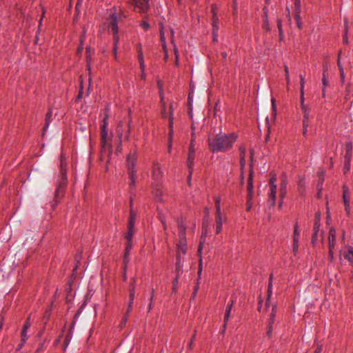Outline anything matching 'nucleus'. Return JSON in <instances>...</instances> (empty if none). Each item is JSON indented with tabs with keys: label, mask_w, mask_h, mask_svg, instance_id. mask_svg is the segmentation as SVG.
Instances as JSON below:
<instances>
[{
	"label": "nucleus",
	"mask_w": 353,
	"mask_h": 353,
	"mask_svg": "<svg viewBox=\"0 0 353 353\" xmlns=\"http://www.w3.org/2000/svg\"><path fill=\"white\" fill-rule=\"evenodd\" d=\"M237 136L234 133L225 134L220 132L209 138L208 145L212 152H226L232 148Z\"/></svg>",
	"instance_id": "nucleus-1"
},
{
	"label": "nucleus",
	"mask_w": 353,
	"mask_h": 353,
	"mask_svg": "<svg viewBox=\"0 0 353 353\" xmlns=\"http://www.w3.org/2000/svg\"><path fill=\"white\" fill-rule=\"evenodd\" d=\"M60 172L61 179L54 192V202L52 205V209L55 208L56 205L59 202V200L63 197L64 188L67 185L66 163L63 159V154L61 155Z\"/></svg>",
	"instance_id": "nucleus-2"
},
{
	"label": "nucleus",
	"mask_w": 353,
	"mask_h": 353,
	"mask_svg": "<svg viewBox=\"0 0 353 353\" xmlns=\"http://www.w3.org/2000/svg\"><path fill=\"white\" fill-rule=\"evenodd\" d=\"M137 150H134L133 152H131L129 153V154L127 156L126 159V163L128 166V172L130 176V190L133 187H134L136 183V170H135V165L137 163Z\"/></svg>",
	"instance_id": "nucleus-3"
},
{
	"label": "nucleus",
	"mask_w": 353,
	"mask_h": 353,
	"mask_svg": "<svg viewBox=\"0 0 353 353\" xmlns=\"http://www.w3.org/2000/svg\"><path fill=\"white\" fill-rule=\"evenodd\" d=\"M136 283H137V279L135 277H133L130 280V283L129 285V301H128V308L126 310V313L122 318V320H121V322L120 324V326L121 327L125 325V323L128 321V314L130 313L132 310V305H133L134 299L135 296Z\"/></svg>",
	"instance_id": "nucleus-4"
},
{
	"label": "nucleus",
	"mask_w": 353,
	"mask_h": 353,
	"mask_svg": "<svg viewBox=\"0 0 353 353\" xmlns=\"http://www.w3.org/2000/svg\"><path fill=\"white\" fill-rule=\"evenodd\" d=\"M109 115H108V107H106L105 108V117L103 119V125L101 128V149L102 150H105V145L107 142V137H108V119Z\"/></svg>",
	"instance_id": "nucleus-5"
},
{
	"label": "nucleus",
	"mask_w": 353,
	"mask_h": 353,
	"mask_svg": "<svg viewBox=\"0 0 353 353\" xmlns=\"http://www.w3.org/2000/svg\"><path fill=\"white\" fill-rule=\"evenodd\" d=\"M108 21L109 22V26L113 32V40H119V35H118V17L116 15V12H114L113 13L110 14L109 17L108 18Z\"/></svg>",
	"instance_id": "nucleus-6"
},
{
	"label": "nucleus",
	"mask_w": 353,
	"mask_h": 353,
	"mask_svg": "<svg viewBox=\"0 0 353 353\" xmlns=\"http://www.w3.org/2000/svg\"><path fill=\"white\" fill-rule=\"evenodd\" d=\"M276 181V175L274 174L270 181V192H269V203L271 206H274L276 203V194L277 190L276 185L275 184V182Z\"/></svg>",
	"instance_id": "nucleus-7"
},
{
	"label": "nucleus",
	"mask_w": 353,
	"mask_h": 353,
	"mask_svg": "<svg viewBox=\"0 0 353 353\" xmlns=\"http://www.w3.org/2000/svg\"><path fill=\"white\" fill-rule=\"evenodd\" d=\"M130 3L134 6L135 11L140 13H145L149 8V0H129Z\"/></svg>",
	"instance_id": "nucleus-8"
},
{
	"label": "nucleus",
	"mask_w": 353,
	"mask_h": 353,
	"mask_svg": "<svg viewBox=\"0 0 353 353\" xmlns=\"http://www.w3.org/2000/svg\"><path fill=\"white\" fill-rule=\"evenodd\" d=\"M253 156L254 152L253 150H250V174L248 177V196H249V199L253 197V168H252V161H253Z\"/></svg>",
	"instance_id": "nucleus-9"
},
{
	"label": "nucleus",
	"mask_w": 353,
	"mask_h": 353,
	"mask_svg": "<svg viewBox=\"0 0 353 353\" xmlns=\"http://www.w3.org/2000/svg\"><path fill=\"white\" fill-rule=\"evenodd\" d=\"M185 227L178 224V235L179 236V241L178 242V253L179 252H185L187 250L186 241L183 237Z\"/></svg>",
	"instance_id": "nucleus-10"
},
{
	"label": "nucleus",
	"mask_w": 353,
	"mask_h": 353,
	"mask_svg": "<svg viewBox=\"0 0 353 353\" xmlns=\"http://www.w3.org/2000/svg\"><path fill=\"white\" fill-rule=\"evenodd\" d=\"M162 176L163 172L160 163L157 161H154L152 163V178L157 183V186L159 185Z\"/></svg>",
	"instance_id": "nucleus-11"
},
{
	"label": "nucleus",
	"mask_w": 353,
	"mask_h": 353,
	"mask_svg": "<svg viewBox=\"0 0 353 353\" xmlns=\"http://www.w3.org/2000/svg\"><path fill=\"white\" fill-rule=\"evenodd\" d=\"M168 138L167 142V152L168 154H171L172 150V143L174 139V127L172 126V121L170 120V122L168 125Z\"/></svg>",
	"instance_id": "nucleus-12"
},
{
	"label": "nucleus",
	"mask_w": 353,
	"mask_h": 353,
	"mask_svg": "<svg viewBox=\"0 0 353 353\" xmlns=\"http://www.w3.org/2000/svg\"><path fill=\"white\" fill-rule=\"evenodd\" d=\"M194 158V146H193V144L192 142L190 144V148H189V154H188V167L190 170V174L188 176L189 181L190 180V177H191V174H192L191 169H192V166L193 165Z\"/></svg>",
	"instance_id": "nucleus-13"
},
{
	"label": "nucleus",
	"mask_w": 353,
	"mask_h": 353,
	"mask_svg": "<svg viewBox=\"0 0 353 353\" xmlns=\"http://www.w3.org/2000/svg\"><path fill=\"white\" fill-rule=\"evenodd\" d=\"M30 316H29L28 318L27 319L26 323L23 325V327L22 331H21V343L19 345L18 350H19L26 341V339H27L26 332L30 326Z\"/></svg>",
	"instance_id": "nucleus-14"
},
{
	"label": "nucleus",
	"mask_w": 353,
	"mask_h": 353,
	"mask_svg": "<svg viewBox=\"0 0 353 353\" xmlns=\"http://www.w3.org/2000/svg\"><path fill=\"white\" fill-rule=\"evenodd\" d=\"M160 25H161V27H160V39H161V44H162L163 50L164 51V60L165 61H167L168 58V54L167 47H166V45H165V36H164L163 27L162 23H161Z\"/></svg>",
	"instance_id": "nucleus-15"
},
{
	"label": "nucleus",
	"mask_w": 353,
	"mask_h": 353,
	"mask_svg": "<svg viewBox=\"0 0 353 353\" xmlns=\"http://www.w3.org/2000/svg\"><path fill=\"white\" fill-rule=\"evenodd\" d=\"M335 242V230L331 229L329 234V254L330 258H332V248L334 245Z\"/></svg>",
	"instance_id": "nucleus-16"
},
{
	"label": "nucleus",
	"mask_w": 353,
	"mask_h": 353,
	"mask_svg": "<svg viewBox=\"0 0 353 353\" xmlns=\"http://www.w3.org/2000/svg\"><path fill=\"white\" fill-rule=\"evenodd\" d=\"M303 115V125L305 126H309V120L310 119V108L309 107L304 108L303 109H301Z\"/></svg>",
	"instance_id": "nucleus-17"
},
{
	"label": "nucleus",
	"mask_w": 353,
	"mask_h": 353,
	"mask_svg": "<svg viewBox=\"0 0 353 353\" xmlns=\"http://www.w3.org/2000/svg\"><path fill=\"white\" fill-rule=\"evenodd\" d=\"M293 11L294 13V18L298 19L301 16V0H294Z\"/></svg>",
	"instance_id": "nucleus-18"
},
{
	"label": "nucleus",
	"mask_w": 353,
	"mask_h": 353,
	"mask_svg": "<svg viewBox=\"0 0 353 353\" xmlns=\"http://www.w3.org/2000/svg\"><path fill=\"white\" fill-rule=\"evenodd\" d=\"M52 114V112L51 108H50L46 115V123H45V125L43 128L42 137H44L45 132L49 126Z\"/></svg>",
	"instance_id": "nucleus-19"
},
{
	"label": "nucleus",
	"mask_w": 353,
	"mask_h": 353,
	"mask_svg": "<svg viewBox=\"0 0 353 353\" xmlns=\"http://www.w3.org/2000/svg\"><path fill=\"white\" fill-rule=\"evenodd\" d=\"M287 183L285 179L283 178L280 186L279 196L281 197V200L284 199L287 192Z\"/></svg>",
	"instance_id": "nucleus-20"
},
{
	"label": "nucleus",
	"mask_w": 353,
	"mask_h": 353,
	"mask_svg": "<svg viewBox=\"0 0 353 353\" xmlns=\"http://www.w3.org/2000/svg\"><path fill=\"white\" fill-rule=\"evenodd\" d=\"M134 225H132V223H128V232L125 235V239L127 241H132V236H133V228Z\"/></svg>",
	"instance_id": "nucleus-21"
},
{
	"label": "nucleus",
	"mask_w": 353,
	"mask_h": 353,
	"mask_svg": "<svg viewBox=\"0 0 353 353\" xmlns=\"http://www.w3.org/2000/svg\"><path fill=\"white\" fill-rule=\"evenodd\" d=\"M132 203H133V199H132V196H130V217H129L128 223H132V225H134V219L136 217V213L133 211Z\"/></svg>",
	"instance_id": "nucleus-22"
},
{
	"label": "nucleus",
	"mask_w": 353,
	"mask_h": 353,
	"mask_svg": "<svg viewBox=\"0 0 353 353\" xmlns=\"http://www.w3.org/2000/svg\"><path fill=\"white\" fill-rule=\"evenodd\" d=\"M272 294V274L270 275V279H269V285H268V295H267V300H266V307L268 306L270 303V300L271 298Z\"/></svg>",
	"instance_id": "nucleus-23"
},
{
	"label": "nucleus",
	"mask_w": 353,
	"mask_h": 353,
	"mask_svg": "<svg viewBox=\"0 0 353 353\" xmlns=\"http://www.w3.org/2000/svg\"><path fill=\"white\" fill-rule=\"evenodd\" d=\"M138 59L140 63V68L141 72H143L145 70L144 60H143V54L141 50V44L139 45V51H138Z\"/></svg>",
	"instance_id": "nucleus-24"
},
{
	"label": "nucleus",
	"mask_w": 353,
	"mask_h": 353,
	"mask_svg": "<svg viewBox=\"0 0 353 353\" xmlns=\"http://www.w3.org/2000/svg\"><path fill=\"white\" fill-rule=\"evenodd\" d=\"M222 216L221 214H216V232L219 234L222 230Z\"/></svg>",
	"instance_id": "nucleus-25"
},
{
	"label": "nucleus",
	"mask_w": 353,
	"mask_h": 353,
	"mask_svg": "<svg viewBox=\"0 0 353 353\" xmlns=\"http://www.w3.org/2000/svg\"><path fill=\"white\" fill-rule=\"evenodd\" d=\"M320 220H321V214L319 212H317L315 214V221H314V234H316L319 232V227H320Z\"/></svg>",
	"instance_id": "nucleus-26"
},
{
	"label": "nucleus",
	"mask_w": 353,
	"mask_h": 353,
	"mask_svg": "<svg viewBox=\"0 0 353 353\" xmlns=\"http://www.w3.org/2000/svg\"><path fill=\"white\" fill-rule=\"evenodd\" d=\"M170 41L171 43L173 44V50L175 56V65H176V46L175 45V41H174V29L171 28L170 30Z\"/></svg>",
	"instance_id": "nucleus-27"
},
{
	"label": "nucleus",
	"mask_w": 353,
	"mask_h": 353,
	"mask_svg": "<svg viewBox=\"0 0 353 353\" xmlns=\"http://www.w3.org/2000/svg\"><path fill=\"white\" fill-rule=\"evenodd\" d=\"M350 161H351V158H350L348 155H345V157H344V167H343L344 173H347L350 170Z\"/></svg>",
	"instance_id": "nucleus-28"
},
{
	"label": "nucleus",
	"mask_w": 353,
	"mask_h": 353,
	"mask_svg": "<svg viewBox=\"0 0 353 353\" xmlns=\"http://www.w3.org/2000/svg\"><path fill=\"white\" fill-rule=\"evenodd\" d=\"M245 157H240V165H241V183H243L244 177H243V170L245 166Z\"/></svg>",
	"instance_id": "nucleus-29"
},
{
	"label": "nucleus",
	"mask_w": 353,
	"mask_h": 353,
	"mask_svg": "<svg viewBox=\"0 0 353 353\" xmlns=\"http://www.w3.org/2000/svg\"><path fill=\"white\" fill-rule=\"evenodd\" d=\"M215 207H216V214H221V196H217L214 198Z\"/></svg>",
	"instance_id": "nucleus-30"
},
{
	"label": "nucleus",
	"mask_w": 353,
	"mask_h": 353,
	"mask_svg": "<svg viewBox=\"0 0 353 353\" xmlns=\"http://www.w3.org/2000/svg\"><path fill=\"white\" fill-rule=\"evenodd\" d=\"M345 258L353 265V248H349L344 255Z\"/></svg>",
	"instance_id": "nucleus-31"
},
{
	"label": "nucleus",
	"mask_w": 353,
	"mask_h": 353,
	"mask_svg": "<svg viewBox=\"0 0 353 353\" xmlns=\"http://www.w3.org/2000/svg\"><path fill=\"white\" fill-rule=\"evenodd\" d=\"M213 30H212V34H213V41H217V31H218V26L216 24V19H214L213 20Z\"/></svg>",
	"instance_id": "nucleus-32"
},
{
	"label": "nucleus",
	"mask_w": 353,
	"mask_h": 353,
	"mask_svg": "<svg viewBox=\"0 0 353 353\" xmlns=\"http://www.w3.org/2000/svg\"><path fill=\"white\" fill-rule=\"evenodd\" d=\"M322 83H323V96L325 97V87L329 85V81L327 79V76L325 75V72H323V78H322Z\"/></svg>",
	"instance_id": "nucleus-33"
},
{
	"label": "nucleus",
	"mask_w": 353,
	"mask_h": 353,
	"mask_svg": "<svg viewBox=\"0 0 353 353\" xmlns=\"http://www.w3.org/2000/svg\"><path fill=\"white\" fill-rule=\"evenodd\" d=\"M231 310H231V306L230 305H227L226 310H225V315H224V326H225L228 321L230 319Z\"/></svg>",
	"instance_id": "nucleus-34"
},
{
	"label": "nucleus",
	"mask_w": 353,
	"mask_h": 353,
	"mask_svg": "<svg viewBox=\"0 0 353 353\" xmlns=\"http://www.w3.org/2000/svg\"><path fill=\"white\" fill-rule=\"evenodd\" d=\"M131 112H132L131 109L129 108L128 109L129 121H128V130H127L126 137H125L126 139H129L130 132V124L132 123Z\"/></svg>",
	"instance_id": "nucleus-35"
},
{
	"label": "nucleus",
	"mask_w": 353,
	"mask_h": 353,
	"mask_svg": "<svg viewBox=\"0 0 353 353\" xmlns=\"http://www.w3.org/2000/svg\"><path fill=\"white\" fill-rule=\"evenodd\" d=\"M90 51H91V48L87 47L85 49V52H86V54H87V67H88V70H90V56H91Z\"/></svg>",
	"instance_id": "nucleus-36"
},
{
	"label": "nucleus",
	"mask_w": 353,
	"mask_h": 353,
	"mask_svg": "<svg viewBox=\"0 0 353 353\" xmlns=\"http://www.w3.org/2000/svg\"><path fill=\"white\" fill-rule=\"evenodd\" d=\"M157 85L159 90V94L161 97V101L163 102V83L160 79L157 80Z\"/></svg>",
	"instance_id": "nucleus-37"
},
{
	"label": "nucleus",
	"mask_w": 353,
	"mask_h": 353,
	"mask_svg": "<svg viewBox=\"0 0 353 353\" xmlns=\"http://www.w3.org/2000/svg\"><path fill=\"white\" fill-rule=\"evenodd\" d=\"M83 81L82 79L81 80V82H80V88H79V93L77 96V98H76V101L78 102L80 99H81L82 97H83Z\"/></svg>",
	"instance_id": "nucleus-38"
},
{
	"label": "nucleus",
	"mask_w": 353,
	"mask_h": 353,
	"mask_svg": "<svg viewBox=\"0 0 353 353\" xmlns=\"http://www.w3.org/2000/svg\"><path fill=\"white\" fill-rule=\"evenodd\" d=\"M349 189L347 186H343V201L345 203V201H349Z\"/></svg>",
	"instance_id": "nucleus-39"
},
{
	"label": "nucleus",
	"mask_w": 353,
	"mask_h": 353,
	"mask_svg": "<svg viewBox=\"0 0 353 353\" xmlns=\"http://www.w3.org/2000/svg\"><path fill=\"white\" fill-rule=\"evenodd\" d=\"M50 315H51V312H50V309L49 310H47L45 313H44V315H43V323L44 325H46V323H48V321H49L50 318Z\"/></svg>",
	"instance_id": "nucleus-40"
},
{
	"label": "nucleus",
	"mask_w": 353,
	"mask_h": 353,
	"mask_svg": "<svg viewBox=\"0 0 353 353\" xmlns=\"http://www.w3.org/2000/svg\"><path fill=\"white\" fill-rule=\"evenodd\" d=\"M345 150H346V152H345V155H348L349 157L351 158V155H352L351 152H352V143L348 142L346 144Z\"/></svg>",
	"instance_id": "nucleus-41"
},
{
	"label": "nucleus",
	"mask_w": 353,
	"mask_h": 353,
	"mask_svg": "<svg viewBox=\"0 0 353 353\" xmlns=\"http://www.w3.org/2000/svg\"><path fill=\"white\" fill-rule=\"evenodd\" d=\"M172 119V126L174 127V108H173V105L171 104L170 105V116H169V119H168V124L170 123V120Z\"/></svg>",
	"instance_id": "nucleus-42"
},
{
	"label": "nucleus",
	"mask_w": 353,
	"mask_h": 353,
	"mask_svg": "<svg viewBox=\"0 0 353 353\" xmlns=\"http://www.w3.org/2000/svg\"><path fill=\"white\" fill-rule=\"evenodd\" d=\"M301 96H300V103H301V109H303L304 108H307L308 106L306 105L304 103L305 97H304V92H300Z\"/></svg>",
	"instance_id": "nucleus-43"
},
{
	"label": "nucleus",
	"mask_w": 353,
	"mask_h": 353,
	"mask_svg": "<svg viewBox=\"0 0 353 353\" xmlns=\"http://www.w3.org/2000/svg\"><path fill=\"white\" fill-rule=\"evenodd\" d=\"M45 13H46V10L44 9V8H42V15H41V19H40V20L39 21V26H38L37 33H39L40 31H41V27L42 26V21H43V19L44 17Z\"/></svg>",
	"instance_id": "nucleus-44"
},
{
	"label": "nucleus",
	"mask_w": 353,
	"mask_h": 353,
	"mask_svg": "<svg viewBox=\"0 0 353 353\" xmlns=\"http://www.w3.org/2000/svg\"><path fill=\"white\" fill-rule=\"evenodd\" d=\"M272 111L274 119L276 118V101L274 99H272Z\"/></svg>",
	"instance_id": "nucleus-45"
},
{
	"label": "nucleus",
	"mask_w": 353,
	"mask_h": 353,
	"mask_svg": "<svg viewBox=\"0 0 353 353\" xmlns=\"http://www.w3.org/2000/svg\"><path fill=\"white\" fill-rule=\"evenodd\" d=\"M300 92H304V85H305V80L304 76L303 74H300Z\"/></svg>",
	"instance_id": "nucleus-46"
},
{
	"label": "nucleus",
	"mask_w": 353,
	"mask_h": 353,
	"mask_svg": "<svg viewBox=\"0 0 353 353\" xmlns=\"http://www.w3.org/2000/svg\"><path fill=\"white\" fill-rule=\"evenodd\" d=\"M266 122H267L266 125L268 128V132L265 136V141H268V139L270 137V122H269V118L268 117H266Z\"/></svg>",
	"instance_id": "nucleus-47"
},
{
	"label": "nucleus",
	"mask_w": 353,
	"mask_h": 353,
	"mask_svg": "<svg viewBox=\"0 0 353 353\" xmlns=\"http://www.w3.org/2000/svg\"><path fill=\"white\" fill-rule=\"evenodd\" d=\"M129 261H130V259H129V256H123V271H126L127 270V267H128V263H129Z\"/></svg>",
	"instance_id": "nucleus-48"
},
{
	"label": "nucleus",
	"mask_w": 353,
	"mask_h": 353,
	"mask_svg": "<svg viewBox=\"0 0 353 353\" xmlns=\"http://www.w3.org/2000/svg\"><path fill=\"white\" fill-rule=\"evenodd\" d=\"M275 313H276V307H275V306H274L272 310L271 317H270V322L271 324H274Z\"/></svg>",
	"instance_id": "nucleus-49"
},
{
	"label": "nucleus",
	"mask_w": 353,
	"mask_h": 353,
	"mask_svg": "<svg viewBox=\"0 0 353 353\" xmlns=\"http://www.w3.org/2000/svg\"><path fill=\"white\" fill-rule=\"evenodd\" d=\"M344 205H345V210L347 214H350V201H345Z\"/></svg>",
	"instance_id": "nucleus-50"
},
{
	"label": "nucleus",
	"mask_w": 353,
	"mask_h": 353,
	"mask_svg": "<svg viewBox=\"0 0 353 353\" xmlns=\"http://www.w3.org/2000/svg\"><path fill=\"white\" fill-rule=\"evenodd\" d=\"M114 41V46H113V54L114 56V58L117 59V44L119 42V40L116 41V40Z\"/></svg>",
	"instance_id": "nucleus-51"
},
{
	"label": "nucleus",
	"mask_w": 353,
	"mask_h": 353,
	"mask_svg": "<svg viewBox=\"0 0 353 353\" xmlns=\"http://www.w3.org/2000/svg\"><path fill=\"white\" fill-rule=\"evenodd\" d=\"M83 309V305H81L80 307V308L78 310V311L77 312V313L75 314L74 316V320L72 321V326L74 325V323H75V321L77 320L78 316L80 314V313L81 312V310Z\"/></svg>",
	"instance_id": "nucleus-52"
},
{
	"label": "nucleus",
	"mask_w": 353,
	"mask_h": 353,
	"mask_svg": "<svg viewBox=\"0 0 353 353\" xmlns=\"http://www.w3.org/2000/svg\"><path fill=\"white\" fill-rule=\"evenodd\" d=\"M272 330H273V324H271L270 322H269V325H268V330H267V335L268 336H271Z\"/></svg>",
	"instance_id": "nucleus-53"
},
{
	"label": "nucleus",
	"mask_w": 353,
	"mask_h": 353,
	"mask_svg": "<svg viewBox=\"0 0 353 353\" xmlns=\"http://www.w3.org/2000/svg\"><path fill=\"white\" fill-rule=\"evenodd\" d=\"M299 236H294V250L296 251L298 249V241H299Z\"/></svg>",
	"instance_id": "nucleus-54"
},
{
	"label": "nucleus",
	"mask_w": 353,
	"mask_h": 353,
	"mask_svg": "<svg viewBox=\"0 0 353 353\" xmlns=\"http://www.w3.org/2000/svg\"><path fill=\"white\" fill-rule=\"evenodd\" d=\"M239 150H240V157H245V154H246L245 148L243 146H241L239 148Z\"/></svg>",
	"instance_id": "nucleus-55"
},
{
	"label": "nucleus",
	"mask_w": 353,
	"mask_h": 353,
	"mask_svg": "<svg viewBox=\"0 0 353 353\" xmlns=\"http://www.w3.org/2000/svg\"><path fill=\"white\" fill-rule=\"evenodd\" d=\"M252 198H250L249 199V196H247V203H246V205H247V210H250L251 208H252Z\"/></svg>",
	"instance_id": "nucleus-56"
},
{
	"label": "nucleus",
	"mask_w": 353,
	"mask_h": 353,
	"mask_svg": "<svg viewBox=\"0 0 353 353\" xmlns=\"http://www.w3.org/2000/svg\"><path fill=\"white\" fill-rule=\"evenodd\" d=\"M132 248V241H127V245L125 251L130 252Z\"/></svg>",
	"instance_id": "nucleus-57"
},
{
	"label": "nucleus",
	"mask_w": 353,
	"mask_h": 353,
	"mask_svg": "<svg viewBox=\"0 0 353 353\" xmlns=\"http://www.w3.org/2000/svg\"><path fill=\"white\" fill-rule=\"evenodd\" d=\"M141 27H142L145 30H148V29L149 28L150 25H149V23H148L147 21H143L141 22Z\"/></svg>",
	"instance_id": "nucleus-58"
},
{
	"label": "nucleus",
	"mask_w": 353,
	"mask_h": 353,
	"mask_svg": "<svg viewBox=\"0 0 353 353\" xmlns=\"http://www.w3.org/2000/svg\"><path fill=\"white\" fill-rule=\"evenodd\" d=\"M284 70H285V72L286 80L288 83L290 81V78H289V70H288V68L287 65L285 66Z\"/></svg>",
	"instance_id": "nucleus-59"
},
{
	"label": "nucleus",
	"mask_w": 353,
	"mask_h": 353,
	"mask_svg": "<svg viewBox=\"0 0 353 353\" xmlns=\"http://www.w3.org/2000/svg\"><path fill=\"white\" fill-rule=\"evenodd\" d=\"M123 123L122 121H120L119 125H118V128H117V132L119 134V136H121L122 135V133H121V128L123 127Z\"/></svg>",
	"instance_id": "nucleus-60"
},
{
	"label": "nucleus",
	"mask_w": 353,
	"mask_h": 353,
	"mask_svg": "<svg viewBox=\"0 0 353 353\" xmlns=\"http://www.w3.org/2000/svg\"><path fill=\"white\" fill-rule=\"evenodd\" d=\"M277 26H278V29H279V33H280L281 36H282L283 35V30H282V24H281V20L278 21Z\"/></svg>",
	"instance_id": "nucleus-61"
},
{
	"label": "nucleus",
	"mask_w": 353,
	"mask_h": 353,
	"mask_svg": "<svg viewBox=\"0 0 353 353\" xmlns=\"http://www.w3.org/2000/svg\"><path fill=\"white\" fill-rule=\"evenodd\" d=\"M43 343H40L39 345V347H37V349L36 350L34 353H40V352L41 350H43Z\"/></svg>",
	"instance_id": "nucleus-62"
},
{
	"label": "nucleus",
	"mask_w": 353,
	"mask_h": 353,
	"mask_svg": "<svg viewBox=\"0 0 353 353\" xmlns=\"http://www.w3.org/2000/svg\"><path fill=\"white\" fill-rule=\"evenodd\" d=\"M296 21L297 27L301 29L302 28V23L301 22V16H299L298 19H295Z\"/></svg>",
	"instance_id": "nucleus-63"
},
{
	"label": "nucleus",
	"mask_w": 353,
	"mask_h": 353,
	"mask_svg": "<svg viewBox=\"0 0 353 353\" xmlns=\"http://www.w3.org/2000/svg\"><path fill=\"white\" fill-rule=\"evenodd\" d=\"M303 185H304V181H303V179H301L299 182V187L300 192H302V188H303Z\"/></svg>",
	"instance_id": "nucleus-64"
}]
</instances>
